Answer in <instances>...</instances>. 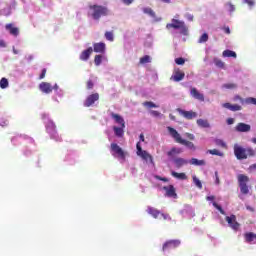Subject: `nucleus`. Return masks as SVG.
<instances>
[{
    "label": "nucleus",
    "instance_id": "nucleus-1",
    "mask_svg": "<svg viewBox=\"0 0 256 256\" xmlns=\"http://www.w3.org/2000/svg\"><path fill=\"white\" fill-rule=\"evenodd\" d=\"M167 131L169 132V135L171 137H173V139L176 143H179L180 145H185V147H187L191 151H195V149H196L195 144H193V142H191V141H187V140L183 139L181 137V134H179V132L177 130H175V128L168 126Z\"/></svg>",
    "mask_w": 256,
    "mask_h": 256
},
{
    "label": "nucleus",
    "instance_id": "nucleus-2",
    "mask_svg": "<svg viewBox=\"0 0 256 256\" xmlns=\"http://www.w3.org/2000/svg\"><path fill=\"white\" fill-rule=\"evenodd\" d=\"M90 12L88 15H91L92 19L99 21L102 17H107L109 15V9L101 5H90Z\"/></svg>",
    "mask_w": 256,
    "mask_h": 256
},
{
    "label": "nucleus",
    "instance_id": "nucleus-3",
    "mask_svg": "<svg viewBox=\"0 0 256 256\" xmlns=\"http://www.w3.org/2000/svg\"><path fill=\"white\" fill-rule=\"evenodd\" d=\"M234 155L236 159L242 161L243 159H247V157H255V150H253V148H243L238 144H235Z\"/></svg>",
    "mask_w": 256,
    "mask_h": 256
},
{
    "label": "nucleus",
    "instance_id": "nucleus-4",
    "mask_svg": "<svg viewBox=\"0 0 256 256\" xmlns=\"http://www.w3.org/2000/svg\"><path fill=\"white\" fill-rule=\"evenodd\" d=\"M237 179L240 192L242 193V195H249V186L247 185V183H249V176L239 174Z\"/></svg>",
    "mask_w": 256,
    "mask_h": 256
},
{
    "label": "nucleus",
    "instance_id": "nucleus-5",
    "mask_svg": "<svg viewBox=\"0 0 256 256\" xmlns=\"http://www.w3.org/2000/svg\"><path fill=\"white\" fill-rule=\"evenodd\" d=\"M167 29H182V33L187 35V26H185V22L179 21L177 19H172V23L166 25Z\"/></svg>",
    "mask_w": 256,
    "mask_h": 256
},
{
    "label": "nucleus",
    "instance_id": "nucleus-6",
    "mask_svg": "<svg viewBox=\"0 0 256 256\" xmlns=\"http://www.w3.org/2000/svg\"><path fill=\"white\" fill-rule=\"evenodd\" d=\"M136 154L138 155V157H141V159H143L144 161H150V163H153V156H151V154H149L147 151L143 150V148L141 147V142H138L136 144Z\"/></svg>",
    "mask_w": 256,
    "mask_h": 256
},
{
    "label": "nucleus",
    "instance_id": "nucleus-7",
    "mask_svg": "<svg viewBox=\"0 0 256 256\" xmlns=\"http://www.w3.org/2000/svg\"><path fill=\"white\" fill-rule=\"evenodd\" d=\"M38 87H39V90L42 93H45L46 95H49V93H53V89H57V85L53 87L49 82H41Z\"/></svg>",
    "mask_w": 256,
    "mask_h": 256
},
{
    "label": "nucleus",
    "instance_id": "nucleus-8",
    "mask_svg": "<svg viewBox=\"0 0 256 256\" xmlns=\"http://www.w3.org/2000/svg\"><path fill=\"white\" fill-rule=\"evenodd\" d=\"M170 79L171 81H175V83H179V81H183V79H185V72L179 68H175Z\"/></svg>",
    "mask_w": 256,
    "mask_h": 256
},
{
    "label": "nucleus",
    "instance_id": "nucleus-9",
    "mask_svg": "<svg viewBox=\"0 0 256 256\" xmlns=\"http://www.w3.org/2000/svg\"><path fill=\"white\" fill-rule=\"evenodd\" d=\"M176 111L179 113V115H182V117L188 121H191V119H195L197 117V112L187 111L181 108H177Z\"/></svg>",
    "mask_w": 256,
    "mask_h": 256
},
{
    "label": "nucleus",
    "instance_id": "nucleus-10",
    "mask_svg": "<svg viewBox=\"0 0 256 256\" xmlns=\"http://www.w3.org/2000/svg\"><path fill=\"white\" fill-rule=\"evenodd\" d=\"M99 100V93H93L87 96V98L84 101V107H92V105H95V102Z\"/></svg>",
    "mask_w": 256,
    "mask_h": 256
},
{
    "label": "nucleus",
    "instance_id": "nucleus-11",
    "mask_svg": "<svg viewBox=\"0 0 256 256\" xmlns=\"http://www.w3.org/2000/svg\"><path fill=\"white\" fill-rule=\"evenodd\" d=\"M110 149L113 153H115L116 155H118V157H120V159H123V161H125V151H123V148L120 147L119 145H117V143H112L110 145Z\"/></svg>",
    "mask_w": 256,
    "mask_h": 256
},
{
    "label": "nucleus",
    "instance_id": "nucleus-12",
    "mask_svg": "<svg viewBox=\"0 0 256 256\" xmlns=\"http://www.w3.org/2000/svg\"><path fill=\"white\" fill-rule=\"evenodd\" d=\"M180 243L181 242L179 240H169L165 242V244H163L162 251L165 252V251L175 249L178 246H180Z\"/></svg>",
    "mask_w": 256,
    "mask_h": 256
},
{
    "label": "nucleus",
    "instance_id": "nucleus-13",
    "mask_svg": "<svg viewBox=\"0 0 256 256\" xmlns=\"http://www.w3.org/2000/svg\"><path fill=\"white\" fill-rule=\"evenodd\" d=\"M93 51L94 53H100L104 55L105 51L107 50V45L104 42H98L93 44Z\"/></svg>",
    "mask_w": 256,
    "mask_h": 256
},
{
    "label": "nucleus",
    "instance_id": "nucleus-14",
    "mask_svg": "<svg viewBox=\"0 0 256 256\" xmlns=\"http://www.w3.org/2000/svg\"><path fill=\"white\" fill-rule=\"evenodd\" d=\"M235 131L238 133H249L251 131V125L240 122L235 126Z\"/></svg>",
    "mask_w": 256,
    "mask_h": 256
},
{
    "label": "nucleus",
    "instance_id": "nucleus-15",
    "mask_svg": "<svg viewBox=\"0 0 256 256\" xmlns=\"http://www.w3.org/2000/svg\"><path fill=\"white\" fill-rule=\"evenodd\" d=\"M163 190L166 191V197H172L173 199H177V192L175 190V186L173 185L164 186Z\"/></svg>",
    "mask_w": 256,
    "mask_h": 256
},
{
    "label": "nucleus",
    "instance_id": "nucleus-16",
    "mask_svg": "<svg viewBox=\"0 0 256 256\" xmlns=\"http://www.w3.org/2000/svg\"><path fill=\"white\" fill-rule=\"evenodd\" d=\"M173 163H174L176 169H181V167H184V165L189 164V160H187L185 158L177 157V158L173 159Z\"/></svg>",
    "mask_w": 256,
    "mask_h": 256
},
{
    "label": "nucleus",
    "instance_id": "nucleus-17",
    "mask_svg": "<svg viewBox=\"0 0 256 256\" xmlns=\"http://www.w3.org/2000/svg\"><path fill=\"white\" fill-rule=\"evenodd\" d=\"M93 53V47H89L88 49L82 51V53L79 56L80 61H89V58L91 57Z\"/></svg>",
    "mask_w": 256,
    "mask_h": 256
},
{
    "label": "nucleus",
    "instance_id": "nucleus-18",
    "mask_svg": "<svg viewBox=\"0 0 256 256\" xmlns=\"http://www.w3.org/2000/svg\"><path fill=\"white\" fill-rule=\"evenodd\" d=\"M146 212L148 215H151L154 219H159V217L161 216V211L151 206L147 207Z\"/></svg>",
    "mask_w": 256,
    "mask_h": 256
},
{
    "label": "nucleus",
    "instance_id": "nucleus-19",
    "mask_svg": "<svg viewBox=\"0 0 256 256\" xmlns=\"http://www.w3.org/2000/svg\"><path fill=\"white\" fill-rule=\"evenodd\" d=\"M6 31H9L10 35L17 37L19 35V28L15 27L13 24L9 23L5 25Z\"/></svg>",
    "mask_w": 256,
    "mask_h": 256
},
{
    "label": "nucleus",
    "instance_id": "nucleus-20",
    "mask_svg": "<svg viewBox=\"0 0 256 256\" xmlns=\"http://www.w3.org/2000/svg\"><path fill=\"white\" fill-rule=\"evenodd\" d=\"M190 95L194 97V99H197L198 101H205V96L197 91V88H192L190 91Z\"/></svg>",
    "mask_w": 256,
    "mask_h": 256
},
{
    "label": "nucleus",
    "instance_id": "nucleus-21",
    "mask_svg": "<svg viewBox=\"0 0 256 256\" xmlns=\"http://www.w3.org/2000/svg\"><path fill=\"white\" fill-rule=\"evenodd\" d=\"M222 107H224V109H229V111H241L242 107L239 104H231L229 102L224 103L222 105Z\"/></svg>",
    "mask_w": 256,
    "mask_h": 256
},
{
    "label": "nucleus",
    "instance_id": "nucleus-22",
    "mask_svg": "<svg viewBox=\"0 0 256 256\" xmlns=\"http://www.w3.org/2000/svg\"><path fill=\"white\" fill-rule=\"evenodd\" d=\"M111 117L113 120H115L116 123H118V125H121V127H125V120L123 119V117H121V115L112 112Z\"/></svg>",
    "mask_w": 256,
    "mask_h": 256
},
{
    "label": "nucleus",
    "instance_id": "nucleus-23",
    "mask_svg": "<svg viewBox=\"0 0 256 256\" xmlns=\"http://www.w3.org/2000/svg\"><path fill=\"white\" fill-rule=\"evenodd\" d=\"M196 123L198 127H201L202 129H209V127H211V124H209V120L206 119H198Z\"/></svg>",
    "mask_w": 256,
    "mask_h": 256
},
{
    "label": "nucleus",
    "instance_id": "nucleus-24",
    "mask_svg": "<svg viewBox=\"0 0 256 256\" xmlns=\"http://www.w3.org/2000/svg\"><path fill=\"white\" fill-rule=\"evenodd\" d=\"M244 237H245L246 242H248V243L253 242V244H256V234L255 233H252V232L245 233Z\"/></svg>",
    "mask_w": 256,
    "mask_h": 256
},
{
    "label": "nucleus",
    "instance_id": "nucleus-25",
    "mask_svg": "<svg viewBox=\"0 0 256 256\" xmlns=\"http://www.w3.org/2000/svg\"><path fill=\"white\" fill-rule=\"evenodd\" d=\"M180 153H183L181 148L173 147L170 151L167 152V155L168 157H175V155H180Z\"/></svg>",
    "mask_w": 256,
    "mask_h": 256
},
{
    "label": "nucleus",
    "instance_id": "nucleus-26",
    "mask_svg": "<svg viewBox=\"0 0 256 256\" xmlns=\"http://www.w3.org/2000/svg\"><path fill=\"white\" fill-rule=\"evenodd\" d=\"M123 129H125V127H123V126H121V127L114 126L113 127V131H114L116 137H123V135H125V131Z\"/></svg>",
    "mask_w": 256,
    "mask_h": 256
},
{
    "label": "nucleus",
    "instance_id": "nucleus-27",
    "mask_svg": "<svg viewBox=\"0 0 256 256\" xmlns=\"http://www.w3.org/2000/svg\"><path fill=\"white\" fill-rule=\"evenodd\" d=\"M171 175L172 177H175V179H180L181 181H185L187 179V174L183 172L179 173V172L172 171Z\"/></svg>",
    "mask_w": 256,
    "mask_h": 256
},
{
    "label": "nucleus",
    "instance_id": "nucleus-28",
    "mask_svg": "<svg viewBox=\"0 0 256 256\" xmlns=\"http://www.w3.org/2000/svg\"><path fill=\"white\" fill-rule=\"evenodd\" d=\"M190 165H196V167H201L203 165H206L205 160H199L197 158H192L190 160Z\"/></svg>",
    "mask_w": 256,
    "mask_h": 256
},
{
    "label": "nucleus",
    "instance_id": "nucleus-29",
    "mask_svg": "<svg viewBox=\"0 0 256 256\" xmlns=\"http://www.w3.org/2000/svg\"><path fill=\"white\" fill-rule=\"evenodd\" d=\"M226 221L228 223V225H239L237 223V216L235 215H230V216H226Z\"/></svg>",
    "mask_w": 256,
    "mask_h": 256
},
{
    "label": "nucleus",
    "instance_id": "nucleus-30",
    "mask_svg": "<svg viewBox=\"0 0 256 256\" xmlns=\"http://www.w3.org/2000/svg\"><path fill=\"white\" fill-rule=\"evenodd\" d=\"M222 55L223 57H233L234 59L237 58V53H235V51L232 50H224Z\"/></svg>",
    "mask_w": 256,
    "mask_h": 256
},
{
    "label": "nucleus",
    "instance_id": "nucleus-31",
    "mask_svg": "<svg viewBox=\"0 0 256 256\" xmlns=\"http://www.w3.org/2000/svg\"><path fill=\"white\" fill-rule=\"evenodd\" d=\"M214 64L216 65V67H218L219 69H225V62L222 61L219 58H214Z\"/></svg>",
    "mask_w": 256,
    "mask_h": 256
},
{
    "label": "nucleus",
    "instance_id": "nucleus-32",
    "mask_svg": "<svg viewBox=\"0 0 256 256\" xmlns=\"http://www.w3.org/2000/svg\"><path fill=\"white\" fill-rule=\"evenodd\" d=\"M101 63H103V55H96L94 57V65H96V67H99Z\"/></svg>",
    "mask_w": 256,
    "mask_h": 256
},
{
    "label": "nucleus",
    "instance_id": "nucleus-33",
    "mask_svg": "<svg viewBox=\"0 0 256 256\" xmlns=\"http://www.w3.org/2000/svg\"><path fill=\"white\" fill-rule=\"evenodd\" d=\"M104 37L107 41H110V42L115 41V37L113 35V32H109V31L105 32Z\"/></svg>",
    "mask_w": 256,
    "mask_h": 256
},
{
    "label": "nucleus",
    "instance_id": "nucleus-34",
    "mask_svg": "<svg viewBox=\"0 0 256 256\" xmlns=\"http://www.w3.org/2000/svg\"><path fill=\"white\" fill-rule=\"evenodd\" d=\"M0 87L1 89H7L9 87V80H7V78H2L0 80Z\"/></svg>",
    "mask_w": 256,
    "mask_h": 256
},
{
    "label": "nucleus",
    "instance_id": "nucleus-35",
    "mask_svg": "<svg viewBox=\"0 0 256 256\" xmlns=\"http://www.w3.org/2000/svg\"><path fill=\"white\" fill-rule=\"evenodd\" d=\"M207 153H209L210 155H217L218 157H223V152L217 150V149H212V150H208Z\"/></svg>",
    "mask_w": 256,
    "mask_h": 256
},
{
    "label": "nucleus",
    "instance_id": "nucleus-36",
    "mask_svg": "<svg viewBox=\"0 0 256 256\" xmlns=\"http://www.w3.org/2000/svg\"><path fill=\"white\" fill-rule=\"evenodd\" d=\"M143 106L144 107H148V109H156L157 107H159V106H157L155 103H153L152 101H146V102H144L143 103Z\"/></svg>",
    "mask_w": 256,
    "mask_h": 256
},
{
    "label": "nucleus",
    "instance_id": "nucleus-37",
    "mask_svg": "<svg viewBox=\"0 0 256 256\" xmlns=\"http://www.w3.org/2000/svg\"><path fill=\"white\" fill-rule=\"evenodd\" d=\"M143 13L149 15L150 17H155V11L151 8H143Z\"/></svg>",
    "mask_w": 256,
    "mask_h": 256
},
{
    "label": "nucleus",
    "instance_id": "nucleus-38",
    "mask_svg": "<svg viewBox=\"0 0 256 256\" xmlns=\"http://www.w3.org/2000/svg\"><path fill=\"white\" fill-rule=\"evenodd\" d=\"M140 63L142 65H145V63H151V57L149 55H145L142 58H140Z\"/></svg>",
    "mask_w": 256,
    "mask_h": 256
},
{
    "label": "nucleus",
    "instance_id": "nucleus-39",
    "mask_svg": "<svg viewBox=\"0 0 256 256\" xmlns=\"http://www.w3.org/2000/svg\"><path fill=\"white\" fill-rule=\"evenodd\" d=\"M193 182L198 187V189H203V184L201 183V180L197 178L196 176H193Z\"/></svg>",
    "mask_w": 256,
    "mask_h": 256
},
{
    "label": "nucleus",
    "instance_id": "nucleus-40",
    "mask_svg": "<svg viewBox=\"0 0 256 256\" xmlns=\"http://www.w3.org/2000/svg\"><path fill=\"white\" fill-rule=\"evenodd\" d=\"M212 205L219 211V213H221V215H225V210H223V208L217 204V202H212Z\"/></svg>",
    "mask_w": 256,
    "mask_h": 256
},
{
    "label": "nucleus",
    "instance_id": "nucleus-41",
    "mask_svg": "<svg viewBox=\"0 0 256 256\" xmlns=\"http://www.w3.org/2000/svg\"><path fill=\"white\" fill-rule=\"evenodd\" d=\"M209 41V35L207 33L202 34L199 38V43H207Z\"/></svg>",
    "mask_w": 256,
    "mask_h": 256
},
{
    "label": "nucleus",
    "instance_id": "nucleus-42",
    "mask_svg": "<svg viewBox=\"0 0 256 256\" xmlns=\"http://www.w3.org/2000/svg\"><path fill=\"white\" fill-rule=\"evenodd\" d=\"M224 89H237V84L235 83H227L223 84Z\"/></svg>",
    "mask_w": 256,
    "mask_h": 256
},
{
    "label": "nucleus",
    "instance_id": "nucleus-43",
    "mask_svg": "<svg viewBox=\"0 0 256 256\" xmlns=\"http://www.w3.org/2000/svg\"><path fill=\"white\" fill-rule=\"evenodd\" d=\"M245 103H247L248 105H256V98H253V97L246 98Z\"/></svg>",
    "mask_w": 256,
    "mask_h": 256
},
{
    "label": "nucleus",
    "instance_id": "nucleus-44",
    "mask_svg": "<svg viewBox=\"0 0 256 256\" xmlns=\"http://www.w3.org/2000/svg\"><path fill=\"white\" fill-rule=\"evenodd\" d=\"M158 219H163V221H171V216H169V214L161 213Z\"/></svg>",
    "mask_w": 256,
    "mask_h": 256
},
{
    "label": "nucleus",
    "instance_id": "nucleus-45",
    "mask_svg": "<svg viewBox=\"0 0 256 256\" xmlns=\"http://www.w3.org/2000/svg\"><path fill=\"white\" fill-rule=\"evenodd\" d=\"M176 65H185V59L183 57H179L175 59Z\"/></svg>",
    "mask_w": 256,
    "mask_h": 256
},
{
    "label": "nucleus",
    "instance_id": "nucleus-46",
    "mask_svg": "<svg viewBox=\"0 0 256 256\" xmlns=\"http://www.w3.org/2000/svg\"><path fill=\"white\" fill-rule=\"evenodd\" d=\"M155 179H157L158 181H163L164 183H169V178L155 176Z\"/></svg>",
    "mask_w": 256,
    "mask_h": 256
},
{
    "label": "nucleus",
    "instance_id": "nucleus-47",
    "mask_svg": "<svg viewBox=\"0 0 256 256\" xmlns=\"http://www.w3.org/2000/svg\"><path fill=\"white\" fill-rule=\"evenodd\" d=\"M94 85L93 80H88L86 83L87 89H93Z\"/></svg>",
    "mask_w": 256,
    "mask_h": 256
},
{
    "label": "nucleus",
    "instance_id": "nucleus-48",
    "mask_svg": "<svg viewBox=\"0 0 256 256\" xmlns=\"http://www.w3.org/2000/svg\"><path fill=\"white\" fill-rule=\"evenodd\" d=\"M243 2L246 3V5L249 7H253L255 5V1L253 0H243Z\"/></svg>",
    "mask_w": 256,
    "mask_h": 256
},
{
    "label": "nucleus",
    "instance_id": "nucleus-49",
    "mask_svg": "<svg viewBox=\"0 0 256 256\" xmlns=\"http://www.w3.org/2000/svg\"><path fill=\"white\" fill-rule=\"evenodd\" d=\"M216 145H219L220 147H227V144L223 140H216Z\"/></svg>",
    "mask_w": 256,
    "mask_h": 256
},
{
    "label": "nucleus",
    "instance_id": "nucleus-50",
    "mask_svg": "<svg viewBox=\"0 0 256 256\" xmlns=\"http://www.w3.org/2000/svg\"><path fill=\"white\" fill-rule=\"evenodd\" d=\"M45 75H47V69H42V72H41V74H40V76H39V79L41 80V79H45Z\"/></svg>",
    "mask_w": 256,
    "mask_h": 256
},
{
    "label": "nucleus",
    "instance_id": "nucleus-51",
    "mask_svg": "<svg viewBox=\"0 0 256 256\" xmlns=\"http://www.w3.org/2000/svg\"><path fill=\"white\" fill-rule=\"evenodd\" d=\"M187 139H189L190 141H195V135L191 134V133H186L185 134Z\"/></svg>",
    "mask_w": 256,
    "mask_h": 256
},
{
    "label": "nucleus",
    "instance_id": "nucleus-52",
    "mask_svg": "<svg viewBox=\"0 0 256 256\" xmlns=\"http://www.w3.org/2000/svg\"><path fill=\"white\" fill-rule=\"evenodd\" d=\"M229 11L233 13L235 11V5H233L231 2L228 3Z\"/></svg>",
    "mask_w": 256,
    "mask_h": 256
},
{
    "label": "nucleus",
    "instance_id": "nucleus-53",
    "mask_svg": "<svg viewBox=\"0 0 256 256\" xmlns=\"http://www.w3.org/2000/svg\"><path fill=\"white\" fill-rule=\"evenodd\" d=\"M215 177H216V180H215V184L216 185H219V183H221V181L219 180V172H215Z\"/></svg>",
    "mask_w": 256,
    "mask_h": 256
},
{
    "label": "nucleus",
    "instance_id": "nucleus-54",
    "mask_svg": "<svg viewBox=\"0 0 256 256\" xmlns=\"http://www.w3.org/2000/svg\"><path fill=\"white\" fill-rule=\"evenodd\" d=\"M226 123H227V125H233V123H235V119H233V118H228V119L226 120Z\"/></svg>",
    "mask_w": 256,
    "mask_h": 256
},
{
    "label": "nucleus",
    "instance_id": "nucleus-55",
    "mask_svg": "<svg viewBox=\"0 0 256 256\" xmlns=\"http://www.w3.org/2000/svg\"><path fill=\"white\" fill-rule=\"evenodd\" d=\"M223 31H224L227 35H229V34L231 33V29L229 28V26L224 27V28H223Z\"/></svg>",
    "mask_w": 256,
    "mask_h": 256
},
{
    "label": "nucleus",
    "instance_id": "nucleus-56",
    "mask_svg": "<svg viewBox=\"0 0 256 256\" xmlns=\"http://www.w3.org/2000/svg\"><path fill=\"white\" fill-rule=\"evenodd\" d=\"M0 47H2V48L7 47V44L5 43V40L0 39Z\"/></svg>",
    "mask_w": 256,
    "mask_h": 256
},
{
    "label": "nucleus",
    "instance_id": "nucleus-57",
    "mask_svg": "<svg viewBox=\"0 0 256 256\" xmlns=\"http://www.w3.org/2000/svg\"><path fill=\"white\" fill-rule=\"evenodd\" d=\"M206 201H215V196H207Z\"/></svg>",
    "mask_w": 256,
    "mask_h": 256
},
{
    "label": "nucleus",
    "instance_id": "nucleus-58",
    "mask_svg": "<svg viewBox=\"0 0 256 256\" xmlns=\"http://www.w3.org/2000/svg\"><path fill=\"white\" fill-rule=\"evenodd\" d=\"M124 5H131L133 3V0H122Z\"/></svg>",
    "mask_w": 256,
    "mask_h": 256
},
{
    "label": "nucleus",
    "instance_id": "nucleus-59",
    "mask_svg": "<svg viewBox=\"0 0 256 256\" xmlns=\"http://www.w3.org/2000/svg\"><path fill=\"white\" fill-rule=\"evenodd\" d=\"M151 113L154 115V117H159L161 115L159 111H155V110L152 111Z\"/></svg>",
    "mask_w": 256,
    "mask_h": 256
},
{
    "label": "nucleus",
    "instance_id": "nucleus-60",
    "mask_svg": "<svg viewBox=\"0 0 256 256\" xmlns=\"http://www.w3.org/2000/svg\"><path fill=\"white\" fill-rule=\"evenodd\" d=\"M250 171H256V164H252L249 166Z\"/></svg>",
    "mask_w": 256,
    "mask_h": 256
},
{
    "label": "nucleus",
    "instance_id": "nucleus-61",
    "mask_svg": "<svg viewBox=\"0 0 256 256\" xmlns=\"http://www.w3.org/2000/svg\"><path fill=\"white\" fill-rule=\"evenodd\" d=\"M169 118L171 119V121H176L177 120V118L173 114H169Z\"/></svg>",
    "mask_w": 256,
    "mask_h": 256
},
{
    "label": "nucleus",
    "instance_id": "nucleus-62",
    "mask_svg": "<svg viewBox=\"0 0 256 256\" xmlns=\"http://www.w3.org/2000/svg\"><path fill=\"white\" fill-rule=\"evenodd\" d=\"M139 139H140V141L144 142L145 141V135L140 134Z\"/></svg>",
    "mask_w": 256,
    "mask_h": 256
},
{
    "label": "nucleus",
    "instance_id": "nucleus-63",
    "mask_svg": "<svg viewBox=\"0 0 256 256\" xmlns=\"http://www.w3.org/2000/svg\"><path fill=\"white\" fill-rule=\"evenodd\" d=\"M27 59H28V61H33V59H35V58L33 57V55H29V56L27 57Z\"/></svg>",
    "mask_w": 256,
    "mask_h": 256
},
{
    "label": "nucleus",
    "instance_id": "nucleus-64",
    "mask_svg": "<svg viewBox=\"0 0 256 256\" xmlns=\"http://www.w3.org/2000/svg\"><path fill=\"white\" fill-rule=\"evenodd\" d=\"M246 209H248V211H255V209H253L251 206H247Z\"/></svg>",
    "mask_w": 256,
    "mask_h": 256
}]
</instances>
